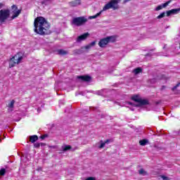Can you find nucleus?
Segmentation results:
<instances>
[{
  "instance_id": "obj_10",
  "label": "nucleus",
  "mask_w": 180,
  "mask_h": 180,
  "mask_svg": "<svg viewBox=\"0 0 180 180\" xmlns=\"http://www.w3.org/2000/svg\"><path fill=\"white\" fill-rule=\"evenodd\" d=\"M89 36V33L86 32L80 36H79L77 39V43H81V41H84V40H86V38H88Z\"/></svg>"
},
{
  "instance_id": "obj_33",
  "label": "nucleus",
  "mask_w": 180,
  "mask_h": 180,
  "mask_svg": "<svg viewBox=\"0 0 180 180\" xmlns=\"http://www.w3.org/2000/svg\"><path fill=\"white\" fill-rule=\"evenodd\" d=\"M86 180H96V179H95V177H88Z\"/></svg>"
},
{
  "instance_id": "obj_36",
  "label": "nucleus",
  "mask_w": 180,
  "mask_h": 180,
  "mask_svg": "<svg viewBox=\"0 0 180 180\" xmlns=\"http://www.w3.org/2000/svg\"><path fill=\"white\" fill-rule=\"evenodd\" d=\"M4 7V4L2 3H0V9Z\"/></svg>"
},
{
  "instance_id": "obj_13",
  "label": "nucleus",
  "mask_w": 180,
  "mask_h": 180,
  "mask_svg": "<svg viewBox=\"0 0 180 180\" xmlns=\"http://www.w3.org/2000/svg\"><path fill=\"white\" fill-rule=\"evenodd\" d=\"M169 4H171V0L167 1L166 3L163 4L162 5L158 6L155 8V11H161V9H162V8H167V6H168V5H169Z\"/></svg>"
},
{
  "instance_id": "obj_3",
  "label": "nucleus",
  "mask_w": 180,
  "mask_h": 180,
  "mask_svg": "<svg viewBox=\"0 0 180 180\" xmlns=\"http://www.w3.org/2000/svg\"><path fill=\"white\" fill-rule=\"evenodd\" d=\"M22 60H23V56H21L20 53H17L16 55L13 56L9 60L10 68H13V67L18 65V64H20Z\"/></svg>"
},
{
  "instance_id": "obj_19",
  "label": "nucleus",
  "mask_w": 180,
  "mask_h": 180,
  "mask_svg": "<svg viewBox=\"0 0 180 180\" xmlns=\"http://www.w3.org/2000/svg\"><path fill=\"white\" fill-rule=\"evenodd\" d=\"M106 92H108V89H104L98 91V95H101L102 96H105V94H106Z\"/></svg>"
},
{
  "instance_id": "obj_11",
  "label": "nucleus",
  "mask_w": 180,
  "mask_h": 180,
  "mask_svg": "<svg viewBox=\"0 0 180 180\" xmlns=\"http://www.w3.org/2000/svg\"><path fill=\"white\" fill-rule=\"evenodd\" d=\"M69 6L71 8H75L81 5V0H74L68 3Z\"/></svg>"
},
{
  "instance_id": "obj_34",
  "label": "nucleus",
  "mask_w": 180,
  "mask_h": 180,
  "mask_svg": "<svg viewBox=\"0 0 180 180\" xmlns=\"http://www.w3.org/2000/svg\"><path fill=\"white\" fill-rule=\"evenodd\" d=\"M75 53H77V54H79V53H81V51L77 49L75 51Z\"/></svg>"
},
{
  "instance_id": "obj_28",
  "label": "nucleus",
  "mask_w": 180,
  "mask_h": 180,
  "mask_svg": "<svg viewBox=\"0 0 180 180\" xmlns=\"http://www.w3.org/2000/svg\"><path fill=\"white\" fill-rule=\"evenodd\" d=\"M161 178H162V179H163V180H169V179L168 176H164V175H162V176H161Z\"/></svg>"
},
{
  "instance_id": "obj_6",
  "label": "nucleus",
  "mask_w": 180,
  "mask_h": 180,
  "mask_svg": "<svg viewBox=\"0 0 180 180\" xmlns=\"http://www.w3.org/2000/svg\"><path fill=\"white\" fill-rule=\"evenodd\" d=\"M11 15L9 9H2L0 11V23H5L6 20Z\"/></svg>"
},
{
  "instance_id": "obj_12",
  "label": "nucleus",
  "mask_w": 180,
  "mask_h": 180,
  "mask_svg": "<svg viewBox=\"0 0 180 180\" xmlns=\"http://www.w3.org/2000/svg\"><path fill=\"white\" fill-rule=\"evenodd\" d=\"M180 8H174L170 11H167V16H171V15H176L179 13Z\"/></svg>"
},
{
  "instance_id": "obj_38",
  "label": "nucleus",
  "mask_w": 180,
  "mask_h": 180,
  "mask_svg": "<svg viewBox=\"0 0 180 180\" xmlns=\"http://www.w3.org/2000/svg\"><path fill=\"white\" fill-rule=\"evenodd\" d=\"M51 148H56V146H51Z\"/></svg>"
},
{
  "instance_id": "obj_5",
  "label": "nucleus",
  "mask_w": 180,
  "mask_h": 180,
  "mask_svg": "<svg viewBox=\"0 0 180 180\" xmlns=\"http://www.w3.org/2000/svg\"><path fill=\"white\" fill-rule=\"evenodd\" d=\"M120 2V0H111L107 4H105L103 7V11H108V9H113L116 11L118 9L119 6L117 4Z\"/></svg>"
},
{
  "instance_id": "obj_24",
  "label": "nucleus",
  "mask_w": 180,
  "mask_h": 180,
  "mask_svg": "<svg viewBox=\"0 0 180 180\" xmlns=\"http://www.w3.org/2000/svg\"><path fill=\"white\" fill-rule=\"evenodd\" d=\"M140 175H147V172L144 171L143 169H141L139 170Z\"/></svg>"
},
{
  "instance_id": "obj_25",
  "label": "nucleus",
  "mask_w": 180,
  "mask_h": 180,
  "mask_svg": "<svg viewBox=\"0 0 180 180\" xmlns=\"http://www.w3.org/2000/svg\"><path fill=\"white\" fill-rule=\"evenodd\" d=\"M165 16V13L163 12V13H160V14L157 17V18H158V19H162V18H164Z\"/></svg>"
},
{
  "instance_id": "obj_35",
  "label": "nucleus",
  "mask_w": 180,
  "mask_h": 180,
  "mask_svg": "<svg viewBox=\"0 0 180 180\" xmlns=\"http://www.w3.org/2000/svg\"><path fill=\"white\" fill-rule=\"evenodd\" d=\"M131 0H124V3L126 4L127 2H130Z\"/></svg>"
},
{
  "instance_id": "obj_20",
  "label": "nucleus",
  "mask_w": 180,
  "mask_h": 180,
  "mask_svg": "<svg viewBox=\"0 0 180 180\" xmlns=\"http://www.w3.org/2000/svg\"><path fill=\"white\" fill-rule=\"evenodd\" d=\"M148 143V140L147 139H143L139 141L140 146H146Z\"/></svg>"
},
{
  "instance_id": "obj_2",
  "label": "nucleus",
  "mask_w": 180,
  "mask_h": 180,
  "mask_svg": "<svg viewBox=\"0 0 180 180\" xmlns=\"http://www.w3.org/2000/svg\"><path fill=\"white\" fill-rule=\"evenodd\" d=\"M132 101L134 102H136L138 104L136 105L131 102H129L128 105H131V106H136L137 108H139V106H143L144 105H148V101L141 99L139 96H134L131 98Z\"/></svg>"
},
{
  "instance_id": "obj_40",
  "label": "nucleus",
  "mask_w": 180,
  "mask_h": 180,
  "mask_svg": "<svg viewBox=\"0 0 180 180\" xmlns=\"http://www.w3.org/2000/svg\"><path fill=\"white\" fill-rule=\"evenodd\" d=\"M40 110H41V109H40V108H38V109H37V111H38V112H40Z\"/></svg>"
},
{
  "instance_id": "obj_31",
  "label": "nucleus",
  "mask_w": 180,
  "mask_h": 180,
  "mask_svg": "<svg viewBox=\"0 0 180 180\" xmlns=\"http://www.w3.org/2000/svg\"><path fill=\"white\" fill-rule=\"evenodd\" d=\"M96 44V42L94 41H92L91 44H89V45L90 46L94 47V46H95Z\"/></svg>"
},
{
  "instance_id": "obj_39",
  "label": "nucleus",
  "mask_w": 180,
  "mask_h": 180,
  "mask_svg": "<svg viewBox=\"0 0 180 180\" xmlns=\"http://www.w3.org/2000/svg\"><path fill=\"white\" fill-rule=\"evenodd\" d=\"M162 89H165V86H162Z\"/></svg>"
},
{
  "instance_id": "obj_37",
  "label": "nucleus",
  "mask_w": 180,
  "mask_h": 180,
  "mask_svg": "<svg viewBox=\"0 0 180 180\" xmlns=\"http://www.w3.org/2000/svg\"><path fill=\"white\" fill-rule=\"evenodd\" d=\"M109 139H107L104 143H105V144H108V143H109Z\"/></svg>"
},
{
  "instance_id": "obj_26",
  "label": "nucleus",
  "mask_w": 180,
  "mask_h": 180,
  "mask_svg": "<svg viewBox=\"0 0 180 180\" xmlns=\"http://www.w3.org/2000/svg\"><path fill=\"white\" fill-rule=\"evenodd\" d=\"M6 172V170L5 169H0V175L1 176L5 175Z\"/></svg>"
},
{
  "instance_id": "obj_17",
  "label": "nucleus",
  "mask_w": 180,
  "mask_h": 180,
  "mask_svg": "<svg viewBox=\"0 0 180 180\" xmlns=\"http://www.w3.org/2000/svg\"><path fill=\"white\" fill-rule=\"evenodd\" d=\"M58 53L60 56H67V54H68V51L63 49L58 50Z\"/></svg>"
},
{
  "instance_id": "obj_30",
  "label": "nucleus",
  "mask_w": 180,
  "mask_h": 180,
  "mask_svg": "<svg viewBox=\"0 0 180 180\" xmlns=\"http://www.w3.org/2000/svg\"><path fill=\"white\" fill-rule=\"evenodd\" d=\"M47 137H48V135H47V134H44V135L41 136V139L42 140H44V139H46V138H47Z\"/></svg>"
},
{
  "instance_id": "obj_14",
  "label": "nucleus",
  "mask_w": 180,
  "mask_h": 180,
  "mask_svg": "<svg viewBox=\"0 0 180 180\" xmlns=\"http://www.w3.org/2000/svg\"><path fill=\"white\" fill-rule=\"evenodd\" d=\"M38 140L39 136H37V135L31 136L30 138V141H31V143H35V141H37Z\"/></svg>"
},
{
  "instance_id": "obj_22",
  "label": "nucleus",
  "mask_w": 180,
  "mask_h": 180,
  "mask_svg": "<svg viewBox=\"0 0 180 180\" xmlns=\"http://www.w3.org/2000/svg\"><path fill=\"white\" fill-rule=\"evenodd\" d=\"M40 146H46V144L43 143H35L34 144V147H35V148H39V147H40Z\"/></svg>"
},
{
  "instance_id": "obj_21",
  "label": "nucleus",
  "mask_w": 180,
  "mask_h": 180,
  "mask_svg": "<svg viewBox=\"0 0 180 180\" xmlns=\"http://www.w3.org/2000/svg\"><path fill=\"white\" fill-rule=\"evenodd\" d=\"M143 70L141 68H137L134 70L133 72L135 74V75H137V74H140Z\"/></svg>"
},
{
  "instance_id": "obj_9",
  "label": "nucleus",
  "mask_w": 180,
  "mask_h": 180,
  "mask_svg": "<svg viewBox=\"0 0 180 180\" xmlns=\"http://www.w3.org/2000/svg\"><path fill=\"white\" fill-rule=\"evenodd\" d=\"M77 79H79L82 82H90L92 77L89 75L77 76Z\"/></svg>"
},
{
  "instance_id": "obj_1",
  "label": "nucleus",
  "mask_w": 180,
  "mask_h": 180,
  "mask_svg": "<svg viewBox=\"0 0 180 180\" xmlns=\"http://www.w3.org/2000/svg\"><path fill=\"white\" fill-rule=\"evenodd\" d=\"M34 31L37 34L44 36L50 33V24L46 18L43 17H37L34 21Z\"/></svg>"
},
{
  "instance_id": "obj_18",
  "label": "nucleus",
  "mask_w": 180,
  "mask_h": 180,
  "mask_svg": "<svg viewBox=\"0 0 180 180\" xmlns=\"http://www.w3.org/2000/svg\"><path fill=\"white\" fill-rule=\"evenodd\" d=\"M71 146L70 145H65L62 146L63 151H68V150H71Z\"/></svg>"
},
{
  "instance_id": "obj_16",
  "label": "nucleus",
  "mask_w": 180,
  "mask_h": 180,
  "mask_svg": "<svg viewBox=\"0 0 180 180\" xmlns=\"http://www.w3.org/2000/svg\"><path fill=\"white\" fill-rule=\"evenodd\" d=\"M15 105V100H13L11 101L10 103L8 104V110H11V112H12V110H13V106Z\"/></svg>"
},
{
  "instance_id": "obj_4",
  "label": "nucleus",
  "mask_w": 180,
  "mask_h": 180,
  "mask_svg": "<svg viewBox=\"0 0 180 180\" xmlns=\"http://www.w3.org/2000/svg\"><path fill=\"white\" fill-rule=\"evenodd\" d=\"M116 41V37L114 36L107 37L100 40L98 42L99 47H105L109 43H115Z\"/></svg>"
},
{
  "instance_id": "obj_32",
  "label": "nucleus",
  "mask_w": 180,
  "mask_h": 180,
  "mask_svg": "<svg viewBox=\"0 0 180 180\" xmlns=\"http://www.w3.org/2000/svg\"><path fill=\"white\" fill-rule=\"evenodd\" d=\"M91 47L92 46L90 44H89V45L85 46V49H86V50H89V49H91Z\"/></svg>"
},
{
  "instance_id": "obj_15",
  "label": "nucleus",
  "mask_w": 180,
  "mask_h": 180,
  "mask_svg": "<svg viewBox=\"0 0 180 180\" xmlns=\"http://www.w3.org/2000/svg\"><path fill=\"white\" fill-rule=\"evenodd\" d=\"M105 11L103 8L102 11H101L99 13H96L95 15H92L89 17V19H96V18H98V16H101L102 15V12Z\"/></svg>"
},
{
  "instance_id": "obj_27",
  "label": "nucleus",
  "mask_w": 180,
  "mask_h": 180,
  "mask_svg": "<svg viewBox=\"0 0 180 180\" xmlns=\"http://www.w3.org/2000/svg\"><path fill=\"white\" fill-rule=\"evenodd\" d=\"M105 145L106 143L105 142L101 143V144L98 146V148H103V147H105Z\"/></svg>"
},
{
  "instance_id": "obj_7",
  "label": "nucleus",
  "mask_w": 180,
  "mask_h": 180,
  "mask_svg": "<svg viewBox=\"0 0 180 180\" xmlns=\"http://www.w3.org/2000/svg\"><path fill=\"white\" fill-rule=\"evenodd\" d=\"M88 22V19L85 17H77L75 18H73L72 23V25H75V26H82V25H84V23H86Z\"/></svg>"
},
{
  "instance_id": "obj_8",
  "label": "nucleus",
  "mask_w": 180,
  "mask_h": 180,
  "mask_svg": "<svg viewBox=\"0 0 180 180\" xmlns=\"http://www.w3.org/2000/svg\"><path fill=\"white\" fill-rule=\"evenodd\" d=\"M11 12L13 14L12 19H15V18H18L19 15H20V12H22L21 10L18 9V6L16 5H13L11 6Z\"/></svg>"
},
{
  "instance_id": "obj_23",
  "label": "nucleus",
  "mask_w": 180,
  "mask_h": 180,
  "mask_svg": "<svg viewBox=\"0 0 180 180\" xmlns=\"http://www.w3.org/2000/svg\"><path fill=\"white\" fill-rule=\"evenodd\" d=\"M51 0H43L41 4L42 5H49V4H51Z\"/></svg>"
},
{
  "instance_id": "obj_29",
  "label": "nucleus",
  "mask_w": 180,
  "mask_h": 180,
  "mask_svg": "<svg viewBox=\"0 0 180 180\" xmlns=\"http://www.w3.org/2000/svg\"><path fill=\"white\" fill-rule=\"evenodd\" d=\"M179 85H180L179 83L177 84L176 86H174L172 89V91H175V89H176V88H177L178 86H179Z\"/></svg>"
}]
</instances>
